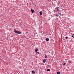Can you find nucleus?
<instances>
[{
  "label": "nucleus",
  "mask_w": 74,
  "mask_h": 74,
  "mask_svg": "<svg viewBox=\"0 0 74 74\" xmlns=\"http://www.w3.org/2000/svg\"><path fill=\"white\" fill-rule=\"evenodd\" d=\"M56 16H59V15L58 14H56Z\"/></svg>",
  "instance_id": "obj_14"
},
{
  "label": "nucleus",
  "mask_w": 74,
  "mask_h": 74,
  "mask_svg": "<svg viewBox=\"0 0 74 74\" xmlns=\"http://www.w3.org/2000/svg\"><path fill=\"white\" fill-rule=\"evenodd\" d=\"M45 58L46 59H47V55H46L45 56Z\"/></svg>",
  "instance_id": "obj_13"
},
{
  "label": "nucleus",
  "mask_w": 74,
  "mask_h": 74,
  "mask_svg": "<svg viewBox=\"0 0 74 74\" xmlns=\"http://www.w3.org/2000/svg\"><path fill=\"white\" fill-rule=\"evenodd\" d=\"M48 20H49V21H50V19H49Z\"/></svg>",
  "instance_id": "obj_20"
},
{
  "label": "nucleus",
  "mask_w": 74,
  "mask_h": 74,
  "mask_svg": "<svg viewBox=\"0 0 74 74\" xmlns=\"http://www.w3.org/2000/svg\"><path fill=\"white\" fill-rule=\"evenodd\" d=\"M27 5L28 7H29V5H28V3H27Z\"/></svg>",
  "instance_id": "obj_19"
},
{
  "label": "nucleus",
  "mask_w": 74,
  "mask_h": 74,
  "mask_svg": "<svg viewBox=\"0 0 74 74\" xmlns=\"http://www.w3.org/2000/svg\"><path fill=\"white\" fill-rule=\"evenodd\" d=\"M32 74H34L35 73V71H34V70L32 71Z\"/></svg>",
  "instance_id": "obj_7"
},
{
  "label": "nucleus",
  "mask_w": 74,
  "mask_h": 74,
  "mask_svg": "<svg viewBox=\"0 0 74 74\" xmlns=\"http://www.w3.org/2000/svg\"><path fill=\"white\" fill-rule=\"evenodd\" d=\"M31 11L32 12V13H34L35 12L34 10H33V9H31Z\"/></svg>",
  "instance_id": "obj_2"
},
{
  "label": "nucleus",
  "mask_w": 74,
  "mask_h": 74,
  "mask_svg": "<svg viewBox=\"0 0 74 74\" xmlns=\"http://www.w3.org/2000/svg\"><path fill=\"white\" fill-rule=\"evenodd\" d=\"M55 10H57V11H59V7L56 8L55 9Z\"/></svg>",
  "instance_id": "obj_3"
},
{
  "label": "nucleus",
  "mask_w": 74,
  "mask_h": 74,
  "mask_svg": "<svg viewBox=\"0 0 74 74\" xmlns=\"http://www.w3.org/2000/svg\"><path fill=\"white\" fill-rule=\"evenodd\" d=\"M68 37H67V36H66V37H65V38H66V39H67V38H68Z\"/></svg>",
  "instance_id": "obj_16"
},
{
  "label": "nucleus",
  "mask_w": 74,
  "mask_h": 74,
  "mask_svg": "<svg viewBox=\"0 0 74 74\" xmlns=\"http://www.w3.org/2000/svg\"><path fill=\"white\" fill-rule=\"evenodd\" d=\"M68 63H71V61L69 60L68 61Z\"/></svg>",
  "instance_id": "obj_9"
},
{
  "label": "nucleus",
  "mask_w": 74,
  "mask_h": 74,
  "mask_svg": "<svg viewBox=\"0 0 74 74\" xmlns=\"http://www.w3.org/2000/svg\"><path fill=\"white\" fill-rule=\"evenodd\" d=\"M72 36V37H73V38H74V34H73Z\"/></svg>",
  "instance_id": "obj_15"
},
{
  "label": "nucleus",
  "mask_w": 74,
  "mask_h": 74,
  "mask_svg": "<svg viewBox=\"0 0 74 74\" xmlns=\"http://www.w3.org/2000/svg\"><path fill=\"white\" fill-rule=\"evenodd\" d=\"M35 52L36 53V54H37V55H38V54H39V53L37 51H36Z\"/></svg>",
  "instance_id": "obj_11"
},
{
  "label": "nucleus",
  "mask_w": 74,
  "mask_h": 74,
  "mask_svg": "<svg viewBox=\"0 0 74 74\" xmlns=\"http://www.w3.org/2000/svg\"><path fill=\"white\" fill-rule=\"evenodd\" d=\"M40 14V15H41L42 14V11H41L40 12H39Z\"/></svg>",
  "instance_id": "obj_4"
},
{
  "label": "nucleus",
  "mask_w": 74,
  "mask_h": 74,
  "mask_svg": "<svg viewBox=\"0 0 74 74\" xmlns=\"http://www.w3.org/2000/svg\"><path fill=\"white\" fill-rule=\"evenodd\" d=\"M47 71H50V69H48L47 70Z\"/></svg>",
  "instance_id": "obj_10"
},
{
  "label": "nucleus",
  "mask_w": 74,
  "mask_h": 74,
  "mask_svg": "<svg viewBox=\"0 0 74 74\" xmlns=\"http://www.w3.org/2000/svg\"><path fill=\"white\" fill-rule=\"evenodd\" d=\"M49 53H51V52H49Z\"/></svg>",
  "instance_id": "obj_21"
},
{
  "label": "nucleus",
  "mask_w": 74,
  "mask_h": 74,
  "mask_svg": "<svg viewBox=\"0 0 74 74\" xmlns=\"http://www.w3.org/2000/svg\"><path fill=\"white\" fill-rule=\"evenodd\" d=\"M60 74V72H57V74Z\"/></svg>",
  "instance_id": "obj_12"
},
{
  "label": "nucleus",
  "mask_w": 74,
  "mask_h": 74,
  "mask_svg": "<svg viewBox=\"0 0 74 74\" xmlns=\"http://www.w3.org/2000/svg\"><path fill=\"white\" fill-rule=\"evenodd\" d=\"M58 14H60H60H61V13H59V11H58Z\"/></svg>",
  "instance_id": "obj_17"
},
{
  "label": "nucleus",
  "mask_w": 74,
  "mask_h": 74,
  "mask_svg": "<svg viewBox=\"0 0 74 74\" xmlns=\"http://www.w3.org/2000/svg\"><path fill=\"white\" fill-rule=\"evenodd\" d=\"M65 64H66V63H64L63 64V65L64 66H65Z\"/></svg>",
  "instance_id": "obj_18"
},
{
  "label": "nucleus",
  "mask_w": 74,
  "mask_h": 74,
  "mask_svg": "<svg viewBox=\"0 0 74 74\" xmlns=\"http://www.w3.org/2000/svg\"><path fill=\"white\" fill-rule=\"evenodd\" d=\"M43 63H45L46 62V59H44L43 60Z\"/></svg>",
  "instance_id": "obj_6"
},
{
  "label": "nucleus",
  "mask_w": 74,
  "mask_h": 74,
  "mask_svg": "<svg viewBox=\"0 0 74 74\" xmlns=\"http://www.w3.org/2000/svg\"><path fill=\"white\" fill-rule=\"evenodd\" d=\"M46 41H49V38H47L46 39Z\"/></svg>",
  "instance_id": "obj_5"
},
{
  "label": "nucleus",
  "mask_w": 74,
  "mask_h": 74,
  "mask_svg": "<svg viewBox=\"0 0 74 74\" xmlns=\"http://www.w3.org/2000/svg\"><path fill=\"white\" fill-rule=\"evenodd\" d=\"M14 32L16 34H21V32H20L19 31H17L16 29H15Z\"/></svg>",
  "instance_id": "obj_1"
},
{
  "label": "nucleus",
  "mask_w": 74,
  "mask_h": 74,
  "mask_svg": "<svg viewBox=\"0 0 74 74\" xmlns=\"http://www.w3.org/2000/svg\"><path fill=\"white\" fill-rule=\"evenodd\" d=\"M35 52H37V51H38V49L36 48V49H35Z\"/></svg>",
  "instance_id": "obj_8"
}]
</instances>
